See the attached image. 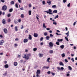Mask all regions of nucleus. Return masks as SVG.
I'll return each instance as SVG.
<instances>
[{"mask_svg":"<svg viewBox=\"0 0 77 77\" xmlns=\"http://www.w3.org/2000/svg\"><path fill=\"white\" fill-rule=\"evenodd\" d=\"M31 56V54H29L27 55L26 54H24L23 56V58H24L26 60H28V59H29L30 58L29 57H30Z\"/></svg>","mask_w":77,"mask_h":77,"instance_id":"f257e3e1","label":"nucleus"},{"mask_svg":"<svg viewBox=\"0 0 77 77\" xmlns=\"http://www.w3.org/2000/svg\"><path fill=\"white\" fill-rule=\"evenodd\" d=\"M7 9V6L6 5L3 6L2 8V10L3 11H6Z\"/></svg>","mask_w":77,"mask_h":77,"instance_id":"f03ea898","label":"nucleus"},{"mask_svg":"<svg viewBox=\"0 0 77 77\" xmlns=\"http://www.w3.org/2000/svg\"><path fill=\"white\" fill-rule=\"evenodd\" d=\"M4 32L5 34H7L8 33V29L6 28H4L3 29Z\"/></svg>","mask_w":77,"mask_h":77,"instance_id":"7ed1b4c3","label":"nucleus"},{"mask_svg":"<svg viewBox=\"0 0 77 77\" xmlns=\"http://www.w3.org/2000/svg\"><path fill=\"white\" fill-rule=\"evenodd\" d=\"M3 43H5V41L2 40H1L0 41V45H3Z\"/></svg>","mask_w":77,"mask_h":77,"instance_id":"20e7f679","label":"nucleus"},{"mask_svg":"<svg viewBox=\"0 0 77 77\" xmlns=\"http://www.w3.org/2000/svg\"><path fill=\"white\" fill-rule=\"evenodd\" d=\"M33 36L34 37H35V38H37L38 36V34L37 33H34L33 34Z\"/></svg>","mask_w":77,"mask_h":77,"instance_id":"39448f33","label":"nucleus"},{"mask_svg":"<svg viewBox=\"0 0 77 77\" xmlns=\"http://www.w3.org/2000/svg\"><path fill=\"white\" fill-rule=\"evenodd\" d=\"M49 45L51 47V48H52L51 47L53 46V44L52 42H50L49 44Z\"/></svg>","mask_w":77,"mask_h":77,"instance_id":"423d86ee","label":"nucleus"},{"mask_svg":"<svg viewBox=\"0 0 77 77\" xmlns=\"http://www.w3.org/2000/svg\"><path fill=\"white\" fill-rule=\"evenodd\" d=\"M28 42V39L27 38H25L23 40V42L24 43H26V42Z\"/></svg>","mask_w":77,"mask_h":77,"instance_id":"0eeeda50","label":"nucleus"},{"mask_svg":"<svg viewBox=\"0 0 77 77\" xmlns=\"http://www.w3.org/2000/svg\"><path fill=\"white\" fill-rule=\"evenodd\" d=\"M28 38L30 40H32V35H29Z\"/></svg>","mask_w":77,"mask_h":77,"instance_id":"6e6552de","label":"nucleus"},{"mask_svg":"<svg viewBox=\"0 0 77 77\" xmlns=\"http://www.w3.org/2000/svg\"><path fill=\"white\" fill-rule=\"evenodd\" d=\"M6 20L5 19H4L2 21V23L3 24H6Z\"/></svg>","mask_w":77,"mask_h":77,"instance_id":"1a4fd4ad","label":"nucleus"},{"mask_svg":"<svg viewBox=\"0 0 77 77\" xmlns=\"http://www.w3.org/2000/svg\"><path fill=\"white\" fill-rule=\"evenodd\" d=\"M47 3L48 4V5H50L51 4V1H47Z\"/></svg>","mask_w":77,"mask_h":77,"instance_id":"9d476101","label":"nucleus"},{"mask_svg":"<svg viewBox=\"0 0 77 77\" xmlns=\"http://www.w3.org/2000/svg\"><path fill=\"white\" fill-rule=\"evenodd\" d=\"M57 41H58V42H62V41H63V39H58Z\"/></svg>","mask_w":77,"mask_h":77,"instance_id":"9b49d317","label":"nucleus"},{"mask_svg":"<svg viewBox=\"0 0 77 77\" xmlns=\"http://www.w3.org/2000/svg\"><path fill=\"white\" fill-rule=\"evenodd\" d=\"M38 56L40 57H43V55L42 54H39Z\"/></svg>","mask_w":77,"mask_h":77,"instance_id":"f8f14e48","label":"nucleus"},{"mask_svg":"<svg viewBox=\"0 0 77 77\" xmlns=\"http://www.w3.org/2000/svg\"><path fill=\"white\" fill-rule=\"evenodd\" d=\"M14 66H17L18 65V63H17V62H15L14 63Z\"/></svg>","mask_w":77,"mask_h":77,"instance_id":"ddd939ff","label":"nucleus"},{"mask_svg":"<svg viewBox=\"0 0 77 77\" xmlns=\"http://www.w3.org/2000/svg\"><path fill=\"white\" fill-rule=\"evenodd\" d=\"M8 67L9 65L8 64H5V68H8Z\"/></svg>","mask_w":77,"mask_h":77,"instance_id":"4468645a","label":"nucleus"},{"mask_svg":"<svg viewBox=\"0 0 77 77\" xmlns=\"http://www.w3.org/2000/svg\"><path fill=\"white\" fill-rule=\"evenodd\" d=\"M49 60H50V57H49L47 59V62H48L49 63H50V61Z\"/></svg>","mask_w":77,"mask_h":77,"instance_id":"2eb2a0df","label":"nucleus"},{"mask_svg":"<svg viewBox=\"0 0 77 77\" xmlns=\"http://www.w3.org/2000/svg\"><path fill=\"white\" fill-rule=\"evenodd\" d=\"M37 74H39L40 73H41V71H40V70H37Z\"/></svg>","mask_w":77,"mask_h":77,"instance_id":"dca6fc26","label":"nucleus"},{"mask_svg":"<svg viewBox=\"0 0 77 77\" xmlns=\"http://www.w3.org/2000/svg\"><path fill=\"white\" fill-rule=\"evenodd\" d=\"M43 27H44L45 29H46L47 28V26H45V23H43Z\"/></svg>","mask_w":77,"mask_h":77,"instance_id":"f3484780","label":"nucleus"},{"mask_svg":"<svg viewBox=\"0 0 77 77\" xmlns=\"http://www.w3.org/2000/svg\"><path fill=\"white\" fill-rule=\"evenodd\" d=\"M42 68L48 69V68H49V67H47L46 66H44Z\"/></svg>","mask_w":77,"mask_h":77,"instance_id":"a211bd4d","label":"nucleus"},{"mask_svg":"<svg viewBox=\"0 0 77 77\" xmlns=\"http://www.w3.org/2000/svg\"><path fill=\"white\" fill-rule=\"evenodd\" d=\"M60 65H62V66H64V64H63V63H62V62H60L59 63Z\"/></svg>","mask_w":77,"mask_h":77,"instance_id":"6ab92c4d","label":"nucleus"},{"mask_svg":"<svg viewBox=\"0 0 77 77\" xmlns=\"http://www.w3.org/2000/svg\"><path fill=\"white\" fill-rule=\"evenodd\" d=\"M60 48H61L62 49H63V48H64V45H61L60 46Z\"/></svg>","mask_w":77,"mask_h":77,"instance_id":"aec40b11","label":"nucleus"},{"mask_svg":"<svg viewBox=\"0 0 77 77\" xmlns=\"http://www.w3.org/2000/svg\"><path fill=\"white\" fill-rule=\"evenodd\" d=\"M50 38L49 36H47L46 37V38L47 40H49V38Z\"/></svg>","mask_w":77,"mask_h":77,"instance_id":"412c9836","label":"nucleus"},{"mask_svg":"<svg viewBox=\"0 0 77 77\" xmlns=\"http://www.w3.org/2000/svg\"><path fill=\"white\" fill-rule=\"evenodd\" d=\"M13 11V8H11L9 10V12H12Z\"/></svg>","mask_w":77,"mask_h":77,"instance_id":"4be33fe9","label":"nucleus"},{"mask_svg":"<svg viewBox=\"0 0 77 77\" xmlns=\"http://www.w3.org/2000/svg\"><path fill=\"white\" fill-rule=\"evenodd\" d=\"M53 13H57V10H54V11H53Z\"/></svg>","mask_w":77,"mask_h":77,"instance_id":"5701e85b","label":"nucleus"},{"mask_svg":"<svg viewBox=\"0 0 77 77\" xmlns=\"http://www.w3.org/2000/svg\"><path fill=\"white\" fill-rule=\"evenodd\" d=\"M49 53L50 54H52V53H53V50L50 51Z\"/></svg>","mask_w":77,"mask_h":77,"instance_id":"b1692460","label":"nucleus"},{"mask_svg":"<svg viewBox=\"0 0 77 77\" xmlns=\"http://www.w3.org/2000/svg\"><path fill=\"white\" fill-rule=\"evenodd\" d=\"M61 56L62 57H64L65 56V54L63 53L61 54Z\"/></svg>","mask_w":77,"mask_h":77,"instance_id":"393cba45","label":"nucleus"},{"mask_svg":"<svg viewBox=\"0 0 77 77\" xmlns=\"http://www.w3.org/2000/svg\"><path fill=\"white\" fill-rule=\"evenodd\" d=\"M15 2L13 1H12L11 2V5H14Z\"/></svg>","mask_w":77,"mask_h":77,"instance_id":"a878e982","label":"nucleus"},{"mask_svg":"<svg viewBox=\"0 0 77 77\" xmlns=\"http://www.w3.org/2000/svg\"><path fill=\"white\" fill-rule=\"evenodd\" d=\"M31 14H32V11H29V15H31Z\"/></svg>","mask_w":77,"mask_h":77,"instance_id":"bb28decb","label":"nucleus"},{"mask_svg":"<svg viewBox=\"0 0 77 77\" xmlns=\"http://www.w3.org/2000/svg\"><path fill=\"white\" fill-rule=\"evenodd\" d=\"M56 44L57 45H59L60 44V43H59V42H56Z\"/></svg>","mask_w":77,"mask_h":77,"instance_id":"cd10ccee","label":"nucleus"},{"mask_svg":"<svg viewBox=\"0 0 77 77\" xmlns=\"http://www.w3.org/2000/svg\"><path fill=\"white\" fill-rule=\"evenodd\" d=\"M15 6L17 8H18V3H16Z\"/></svg>","mask_w":77,"mask_h":77,"instance_id":"c85d7f7f","label":"nucleus"},{"mask_svg":"<svg viewBox=\"0 0 77 77\" xmlns=\"http://www.w3.org/2000/svg\"><path fill=\"white\" fill-rule=\"evenodd\" d=\"M65 34H66V35H67V36H69V31H68V32H67V33H65Z\"/></svg>","mask_w":77,"mask_h":77,"instance_id":"c756f323","label":"nucleus"},{"mask_svg":"<svg viewBox=\"0 0 77 77\" xmlns=\"http://www.w3.org/2000/svg\"><path fill=\"white\" fill-rule=\"evenodd\" d=\"M68 67L69 70H72V68H71V67L70 66H68Z\"/></svg>","mask_w":77,"mask_h":77,"instance_id":"7c9ffc66","label":"nucleus"},{"mask_svg":"<svg viewBox=\"0 0 77 77\" xmlns=\"http://www.w3.org/2000/svg\"><path fill=\"white\" fill-rule=\"evenodd\" d=\"M15 31H18V29L17 27V26H15Z\"/></svg>","mask_w":77,"mask_h":77,"instance_id":"2f4dec72","label":"nucleus"},{"mask_svg":"<svg viewBox=\"0 0 77 77\" xmlns=\"http://www.w3.org/2000/svg\"><path fill=\"white\" fill-rule=\"evenodd\" d=\"M33 50L34 51H36L37 50V48H35L33 49Z\"/></svg>","mask_w":77,"mask_h":77,"instance_id":"473e14b6","label":"nucleus"},{"mask_svg":"<svg viewBox=\"0 0 77 77\" xmlns=\"http://www.w3.org/2000/svg\"><path fill=\"white\" fill-rule=\"evenodd\" d=\"M48 35V33H47V32H45L44 33V35L45 36H47Z\"/></svg>","mask_w":77,"mask_h":77,"instance_id":"72a5a7b5","label":"nucleus"},{"mask_svg":"<svg viewBox=\"0 0 77 77\" xmlns=\"http://www.w3.org/2000/svg\"><path fill=\"white\" fill-rule=\"evenodd\" d=\"M52 8H56V5H53L52 6Z\"/></svg>","mask_w":77,"mask_h":77,"instance_id":"f704fd0d","label":"nucleus"},{"mask_svg":"<svg viewBox=\"0 0 77 77\" xmlns=\"http://www.w3.org/2000/svg\"><path fill=\"white\" fill-rule=\"evenodd\" d=\"M20 17L21 18H24V14H21Z\"/></svg>","mask_w":77,"mask_h":77,"instance_id":"c9c22d12","label":"nucleus"},{"mask_svg":"<svg viewBox=\"0 0 77 77\" xmlns=\"http://www.w3.org/2000/svg\"><path fill=\"white\" fill-rule=\"evenodd\" d=\"M7 74H8V72H6L5 73L4 75L5 76L7 75Z\"/></svg>","mask_w":77,"mask_h":77,"instance_id":"e433bc0d","label":"nucleus"},{"mask_svg":"<svg viewBox=\"0 0 77 77\" xmlns=\"http://www.w3.org/2000/svg\"><path fill=\"white\" fill-rule=\"evenodd\" d=\"M65 39H66V41H67L68 42L69 41V40H68V38H67L66 37H65Z\"/></svg>","mask_w":77,"mask_h":77,"instance_id":"4c0bfd02","label":"nucleus"},{"mask_svg":"<svg viewBox=\"0 0 77 77\" xmlns=\"http://www.w3.org/2000/svg\"><path fill=\"white\" fill-rule=\"evenodd\" d=\"M47 73L48 74H51V72L50 71H48L47 72Z\"/></svg>","mask_w":77,"mask_h":77,"instance_id":"58836bf2","label":"nucleus"},{"mask_svg":"<svg viewBox=\"0 0 77 77\" xmlns=\"http://www.w3.org/2000/svg\"><path fill=\"white\" fill-rule=\"evenodd\" d=\"M64 60H65V62H66V63H67V62H68V60H67V59H65Z\"/></svg>","mask_w":77,"mask_h":77,"instance_id":"ea45409f","label":"nucleus"},{"mask_svg":"<svg viewBox=\"0 0 77 77\" xmlns=\"http://www.w3.org/2000/svg\"><path fill=\"white\" fill-rule=\"evenodd\" d=\"M44 39V38L43 37H41L40 39V41H42Z\"/></svg>","mask_w":77,"mask_h":77,"instance_id":"a19ab883","label":"nucleus"},{"mask_svg":"<svg viewBox=\"0 0 77 77\" xmlns=\"http://www.w3.org/2000/svg\"><path fill=\"white\" fill-rule=\"evenodd\" d=\"M71 60L73 62H74V58H72L71 59Z\"/></svg>","mask_w":77,"mask_h":77,"instance_id":"79ce46f5","label":"nucleus"},{"mask_svg":"<svg viewBox=\"0 0 77 77\" xmlns=\"http://www.w3.org/2000/svg\"><path fill=\"white\" fill-rule=\"evenodd\" d=\"M56 35H61L62 34H58V33H56Z\"/></svg>","mask_w":77,"mask_h":77,"instance_id":"37998d69","label":"nucleus"},{"mask_svg":"<svg viewBox=\"0 0 77 77\" xmlns=\"http://www.w3.org/2000/svg\"><path fill=\"white\" fill-rule=\"evenodd\" d=\"M48 11L49 12H52V10H51L49 9L48 10Z\"/></svg>","mask_w":77,"mask_h":77,"instance_id":"c03bdc74","label":"nucleus"},{"mask_svg":"<svg viewBox=\"0 0 77 77\" xmlns=\"http://www.w3.org/2000/svg\"><path fill=\"white\" fill-rule=\"evenodd\" d=\"M53 24H55V25H57V23H56V22H53Z\"/></svg>","mask_w":77,"mask_h":77,"instance_id":"a18cd8bd","label":"nucleus"},{"mask_svg":"<svg viewBox=\"0 0 77 77\" xmlns=\"http://www.w3.org/2000/svg\"><path fill=\"white\" fill-rule=\"evenodd\" d=\"M45 1H42V4L43 5H45Z\"/></svg>","mask_w":77,"mask_h":77,"instance_id":"49530a36","label":"nucleus"},{"mask_svg":"<svg viewBox=\"0 0 77 77\" xmlns=\"http://www.w3.org/2000/svg\"><path fill=\"white\" fill-rule=\"evenodd\" d=\"M59 18V16L58 15H57L56 17H55V18Z\"/></svg>","mask_w":77,"mask_h":77,"instance_id":"de8ad7c7","label":"nucleus"},{"mask_svg":"<svg viewBox=\"0 0 77 77\" xmlns=\"http://www.w3.org/2000/svg\"><path fill=\"white\" fill-rule=\"evenodd\" d=\"M14 23L15 24H18V22L17 21H16Z\"/></svg>","mask_w":77,"mask_h":77,"instance_id":"09e8293b","label":"nucleus"},{"mask_svg":"<svg viewBox=\"0 0 77 77\" xmlns=\"http://www.w3.org/2000/svg\"><path fill=\"white\" fill-rule=\"evenodd\" d=\"M66 0H63V3H66Z\"/></svg>","mask_w":77,"mask_h":77,"instance_id":"8fccbe9b","label":"nucleus"},{"mask_svg":"<svg viewBox=\"0 0 77 77\" xmlns=\"http://www.w3.org/2000/svg\"><path fill=\"white\" fill-rule=\"evenodd\" d=\"M51 74H52V75H55V73H53V72H51Z\"/></svg>","mask_w":77,"mask_h":77,"instance_id":"3c124183","label":"nucleus"},{"mask_svg":"<svg viewBox=\"0 0 77 77\" xmlns=\"http://www.w3.org/2000/svg\"><path fill=\"white\" fill-rule=\"evenodd\" d=\"M21 0H18V2L19 3H21Z\"/></svg>","mask_w":77,"mask_h":77,"instance_id":"603ef678","label":"nucleus"},{"mask_svg":"<svg viewBox=\"0 0 77 77\" xmlns=\"http://www.w3.org/2000/svg\"><path fill=\"white\" fill-rule=\"evenodd\" d=\"M8 23L11 22V19H9L8 20Z\"/></svg>","mask_w":77,"mask_h":77,"instance_id":"864d4df0","label":"nucleus"},{"mask_svg":"<svg viewBox=\"0 0 77 77\" xmlns=\"http://www.w3.org/2000/svg\"><path fill=\"white\" fill-rule=\"evenodd\" d=\"M8 17H11V14H8Z\"/></svg>","mask_w":77,"mask_h":77,"instance_id":"5fc2aeb1","label":"nucleus"},{"mask_svg":"<svg viewBox=\"0 0 77 77\" xmlns=\"http://www.w3.org/2000/svg\"><path fill=\"white\" fill-rule=\"evenodd\" d=\"M50 37H53V35L51 34H50Z\"/></svg>","mask_w":77,"mask_h":77,"instance_id":"6e6d98bb","label":"nucleus"},{"mask_svg":"<svg viewBox=\"0 0 77 77\" xmlns=\"http://www.w3.org/2000/svg\"><path fill=\"white\" fill-rule=\"evenodd\" d=\"M23 61H23V60H20V62H21V63H22L23 62Z\"/></svg>","mask_w":77,"mask_h":77,"instance_id":"4d7b16f0","label":"nucleus"},{"mask_svg":"<svg viewBox=\"0 0 77 77\" xmlns=\"http://www.w3.org/2000/svg\"><path fill=\"white\" fill-rule=\"evenodd\" d=\"M1 2H2V3H4L5 0H1Z\"/></svg>","mask_w":77,"mask_h":77,"instance_id":"13d9d810","label":"nucleus"},{"mask_svg":"<svg viewBox=\"0 0 77 77\" xmlns=\"http://www.w3.org/2000/svg\"><path fill=\"white\" fill-rule=\"evenodd\" d=\"M49 15H53V13H51V12H49Z\"/></svg>","mask_w":77,"mask_h":77,"instance_id":"bf43d9fd","label":"nucleus"},{"mask_svg":"<svg viewBox=\"0 0 77 77\" xmlns=\"http://www.w3.org/2000/svg\"><path fill=\"white\" fill-rule=\"evenodd\" d=\"M68 7H70V3H69L68 5H67Z\"/></svg>","mask_w":77,"mask_h":77,"instance_id":"052dcab7","label":"nucleus"},{"mask_svg":"<svg viewBox=\"0 0 77 77\" xmlns=\"http://www.w3.org/2000/svg\"><path fill=\"white\" fill-rule=\"evenodd\" d=\"M61 70H63V69H64V68L63 67H61Z\"/></svg>","mask_w":77,"mask_h":77,"instance_id":"680f3d73","label":"nucleus"},{"mask_svg":"<svg viewBox=\"0 0 77 77\" xmlns=\"http://www.w3.org/2000/svg\"><path fill=\"white\" fill-rule=\"evenodd\" d=\"M57 69H58V70H60V68L59 67H57Z\"/></svg>","mask_w":77,"mask_h":77,"instance_id":"e2e57ef3","label":"nucleus"},{"mask_svg":"<svg viewBox=\"0 0 77 77\" xmlns=\"http://www.w3.org/2000/svg\"><path fill=\"white\" fill-rule=\"evenodd\" d=\"M76 22H77L76 21L74 23H73V26H75V24H76Z\"/></svg>","mask_w":77,"mask_h":77,"instance_id":"0e129e2a","label":"nucleus"},{"mask_svg":"<svg viewBox=\"0 0 77 77\" xmlns=\"http://www.w3.org/2000/svg\"><path fill=\"white\" fill-rule=\"evenodd\" d=\"M4 63L5 64L7 63V61H4Z\"/></svg>","mask_w":77,"mask_h":77,"instance_id":"69168bd1","label":"nucleus"},{"mask_svg":"<svg viewBox=\"0 0 77 77\" xmlns=\"http://www.w3.org/2000/svg\"><path fill=\"white\" fill-rule=\"evenodd\" d=\"M14 46H15V47H17V46H18V45H17V44H15Z\"/></svg>","mask_w":77,"mask_h":77,"instance_id":"338daca9","label":"nucleus"},{"mask_svg":"<svg viewBox=\"0 0 77 77\" xmlns=\"http://www.w3.org/2000/svg\"><path fill=\"white\" fill-rule=\"evenodd\" d=\"M20 9H21V10H24V8H23V7H22V8H20Z\"/></svg>","mask_w":77,"mask_h":77,"instance_id":"774afa93","label":"nucleus"}]
</instances>
